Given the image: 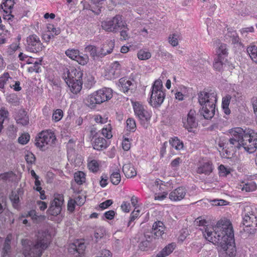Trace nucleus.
<instances>
[{"label":"nucleus","instance_id":"obj_15","mask_svg":"<svg viewBox=\"0 0 257 257\" xmlns=\"http://www.w3.org/2000/svg\"><path fill=\"white\" fill-rule=\"evenodd\" d=\"M14 3L11 2V0H6L0 6V9H3L5 13L3 14L4 19L7 20L10 25H12L11 22H13L15 18L14 16L11 14V10L13 8Z\"/></svg>","mask_w":257,"mask_h":257},{"label":"nucleus","instance_id":"obj_32","mask_svg":"<svg viewBox=\"0 0 257 257\" xmlns=\"http://www.w3.org/2000/svg\"><path fill=\"white\" fill-rule=\"evenodd\" d=\"M120 65L117 61H115L111 64V68L109 72L114 75V77H117L120 74Z\"/></svg>","mask_w":257,"mask_h":257},{"label":"nucleus","instance_id":"obj_48","mask_svg":"<svg viewBox=\"0 0 257 257\" xmlns=\"http://www.w3.org/2000/svg\"><path fill=\"white\" fill-rule=\"evenodd\" d=\"M63 115V111L60 109H57L53 113L52 119L55 122H58L61 119Z\"/></svg>","mask_w":257,"mask_h":257},{"label":"nucleus","instance_id":"obj_2","mask_svg":"<svg viewBox=\"0 0 257 257\" xmlns=\"http://www.w3.org/2000/svg\"><path fill=\"white\" fill-rule=\"evenodd\" d=\"M205 232L207 235L205 238L214 244L220 247L222 253L225 256H234L236 255V249L235 243L234 236L233 240L229 238L228 232L223 231L222 236L217 237V235H213V231L209 229L205 228Z\"/></svg>","mask_w":257,"mask_h":257},{"label":"nucleus","instance_id":"obj_45","mask_svg":"<svg viewBox=\"0 0 257 257\" xmlns=\"http://www.w3.org/2000/svg\"><path fill=\"white\" fill-rule=\"evenodd\" d=\"M256 188V185L255 183L251 182L243 185L242 190L246 192H251L255 190Z\"/></svg>","mask_w":257,"mask_h":257},{"label":"nucleus","instance_id":"obj_14","mask_svg":"<svg viewBox=\"0 0 257 257\" xmlns=\"http://www.w3.org/2000/svg\"><path fill=\"white\" fill-rule=\"evenodd\" d=\"M195 115V110L191 109L187 114V118H185L183 119V126L189 132H192V129L198 126V122L196 119Z\"/></svg>","mask_w":257,"mask_h":257},{"label":"nucleus","instance_id":"obj_39","mask_svg":"<svg viewBox=\"0 0 257 257\" xmlns=\"http://www.w3.org/2000/svg\"><path fill=\"white\" fill-rule=\"evenodd\" d=\"M105 233V229L103 227H100L97 228L94 233L95 241L97 242L99 239L102 238Z\"/></svg>","mask_w":257,"mask_h":257},{"label":"nucleus","instance_id":"obj_63","mask_svg":"<svg viewBox=\"0 0 257 257\" xmlns=\"http://www.w3.org/2000/svg\"><path fill=\"white\" fill-rule=\"evenodd\" d=\"M113 203V201L111 199H108L103 202L100 203L99 204V207L102 209H104L105 208L109 207Z\"/></svg>","mask_w":257,"mask_h":257},{"label":"nucleus","instance_id":"obj_46","mask_svg":"<svg viewBox=\"0 0 257 257\" xmlns=\"http://www.w3.org/2000/svg\"><path fill=\"white\" fill-rule=\"evenodd\" d=\"M144 239L146 241H147L150 243V244L153 246V242L157 238L155 237L153 233H152L151 231H146L144 232Z\"/></svg>","mask_w":257,"mask_h":257},{"label":"nucleus","instance_id":"obj_59","mask_svg":"<svg viewBox=\"0 0 257 257\" xmlns=\"http://www.w3.org/2000/svg\"><path fill=\"white\" fill-rule=\"evenodd\" d=\"M220 176H226L230 173L229 170L223 165H220L218 167Z\"/></svg>","mask_w":257,"mask_h":257},{"label":"nucleus","instance_id":"obj_41","mask_svg":"<svg viewBox=\"0 0 257 257\" xmlns=\"http://www.w3.org/2000/svg\"><path fill=\"white\" fill-rule=\"evenodd\" d=\"M42 60L35 61L34 63V65L32 67H30L28 68V71L29 72H35L36 73H39L41 72V69L40 65H41Z\"/></svg>","mask_w":257,"mask_h":257},{"label":"nucleus","instance_id":"obj_42","mask_svg":"<svg viewBox=\"0 0 257 257\" xmlns=\"http://www.w3.org/2000/svg\"><path fill=\"white\" fill-rule=\"evenodd\" d=\"M79 52V51L77 49H68L65 51V54L71 59L76 60Z\"/></svg>","mask_w":257,"mask_h":257},{"label":"nucleus","instance_id":"obj_38","mask_svg":"<svg viewBox=\"0 0 257 257\" xmlns=\"http://www.w3.org/2000/svg\"><path fill=\"white\" fill-rule=\"evenodd\" d=\"M111 182L114 185H118L121 180L120 173L118 172H113L110 176Z\"/></svg>","mask_w":257,"mask_h":257},{"label":"nucleus","instance_id":"obj_64","mask_svg":"<svg viewBox=\"0 0 257 257\" xmlns=\"http://www.w3.org/2000/svg\"><path fill=\"white\" fill-rule=\"evenodd\" d=\"M98 257H111V253L109 250L103 249L101 250Z\"/></svg>","mask_w":257,"mask_h":257},{"label":"nucleus","instance_id":"obj_21","mask_svg":"<svg viewBox=\"0 0 257 257\" xmlns=\"http://www.w3.org/2000/svg\"><path fill=\"white\" fill-rule=\"evenodd\" d=\"M114 46V42L111 40L107 41L104 43L100 49V58H102L105 56L106 55L111 53Z\"/></svg>","mask_w":257,"mask_h":257},{"label":"nucleus","instance_id":"obj_61","mask_svg":"<svg viewBox=\"0 0 257 257\" xmlns=\"http://www.w3.org/2000/svg\"><path fill=\"white\" fill-rule=\"evenodd\" d=\"M76 201L75 200L70 199L68 202L67 209L70 212H73L74 211L75 207V204Z\"/></svg>","mask_w":257,"mask_h":257},{"label":"nucleus","instance_id":"obj_11","mask_svg":"<svg viewBox=\"0 0 257 257\" xmlns=\"http://www.w3.org/2000/svg\"><path fill=\"white\" fill-rule=\"evenodd\" d=\"M25 46L27 51L35 53L41 51L44 47L39 37L36 34H32L27 37Z\"/></svg>","mask_w":257,"mask_h":257},{"label":"nucleus","instance_id":"obj_3","mask_svg":"<svg viewBox=\"0 0 257 257\" xmlns=\"http://www.w3.org/2000/svg\"><path fill=\"white\" fill-rule=\"evenodd\" d=\"M217 101V93L215 91H202L199 92L198 102L202 106L199 112L205 119H210L214 116Z\"/></svg>","mask_w":257,"mask_h":257},{"label":"nucleus","instance_id":"obj_10","mask_svg":"<svg viewBox=\"0 0 257 257\" xmlns=\"http://www.w3.org/2000/svg\"><path fill=\"white\" fill-rule=\"evenodd\" d=\"M134 110L136 116L139 119L140 124L145 128H147L150 124L151 117V113L145 107L138 102L134 104Z\"/></svg>","mask_w":257,"mask_h":257},{"label":"nucleus","instance_id":"obj_1","mask_svg":"<svg viewBox=\"0 0 257 257\" xmlns=\"http://www.w3.org/2000/svg\"><path fill=\"white\" fill-rule=\"evenodd\" d=\"M229 138L220 139L218 146L222 148L227 156L232 152L239 150L241 147L249 153L254 152L257 149V134L252 130H244L241 127L231 129Z\"/></svg>","mask_w":257,"mask_h":257},{"label":"nucleus","instance_id":"obj_53","mask_svg":"<svg viewBox=\"0 0 257 257\" xmlns=\"http://www.w3.org/2000/svg\"><path fill=\"white\" fill-rule=\"evenodd\" d=\"M163 84L162 82L160 80H156L152 87V91H163Z\"/></svg>","mask_w":257,"mask_h":257},{"label":"nucleus","instance_id":"obj_28","mask_svg":"<svg viewBox=\"0 0 257 257\" xmlns=\"http://www.w3.org/2000/svg\"><path fill=\"white\" fill-rule=\"evenodd\" d=\"M86 248V246L84 242L78 243L77 245L72 244L69 248V251L74 254L75 252L78 253L76 256H81L84 252Z\"/></svg>","mask_w":257,"mask_h":257},{"label":"nucleus","instance_id":"obj_37","mask_svg":"<svg viewBox=\"0 0 257 257\" xmlns=\"http://www.w3.org/2000/svg\"><path fill=\"white\" fill-rule=\"evenodd\" d=\"M9 114V111L5 108H2L0 110V133L3 128V123L8 117Z\"/></svg>","mask_w":257,"mask_h":257},{"label":"nucleus","instance_id":"obj_17","mask_svg":"<svg viewBox=\"0 0 257 257\" xmlns=\"http://www.w3.org/2000/svg\"><path fill=\"white\" fill-rule=\"evenodd\" d=\"M165 93L164 91H152L149 103L154 107L160 106L164 101Z\"/></svg>","mask_w":257,"mask_h":257},{"label":"nucleus","instance_id":"obj_60","mask_svg":"<svg viewBox=\"0 0 257 257\" xmlns=\"http://www.w3.org/2000/svg\"><path fill=\"white\" fill-rule=\"evenodd\" d=\"M17 132V127L14 124H11L8 127V134L10 137H13L16 135Z\"/></svg>","mask_w":257,"mask_h":257},{"label":"nucleus","instance_id":"obj_50","mask_svg":"<svg viewBox=\"0 0 257 257\" xmlns=\"http://www.w3.org/2000/svg\"><path fill=\"white\" fill-rule=\"evenodd\" d=\"M120 30V35L121 36V39L123 40H127L130 38L128 32L129 29L127 28V26L126 23L125 26H124L123 27V28Z\"/></svg>","mask_w":257,"mask_h":257},{"label":"nucleus","instance_id":"obj_24","mask_svg":"<svg viewBox=\"0 0 257 257\" xmlns=\"http://www.w3.org/2000/svg\"><path fill=\"white\" fill-rule=\"evenodd\" d=\"M92 141L93 148L95 150H102L106 149L108 146L106 140L100 136Z\"/></svg>","mask_w":257,"mask_h":257},{"label":"nucleus","instance_id":"obj_13","mask_svg":"<svg viewBox=\"0 0 257 257\" xmlns=\"http://www.w3.org/2000/svg\"><path fill=\"white\" fill-rule=\"evenodd\" d=\"M242 223L246 227H251L248 232L254 234L257 229V217L252 212H248L243 217Z\"/></svg>","mask_w":257,"mask_h":257},{"label":"nucleus","instance_id":"obj_36","mask_svg":"<svg viewBox=\"0 0 257 257\" xmlns=\"http://www.w3.org/2000/svg\"><path fill=\"white\" fill-rule=\"evenodd\" d=\"M126 128L127 131L135 132L137 128L136 121L133 118H128L126 121Z\"/></svg>","mask_w":257,"mask_h":257},{"label":"nucleus","instance_id":"obj_54","mask_svg":"<svg viewBox=\"0 0 257 257\" xmlns=\"http://www.w3.org/2000/svg\"><path fill=\"white\" fill-rule=\"evenodd\" d=\"M88 166L90 170L93 172H96L99 169V165L96 160H92L88 164Z\"/></svg>","mask_w":257,"mask_h":257},{"label":"nucleus","instance_id":"obj_7","mask_svg":"<svg viewBox=\"0 0 257 257\" xmlns=\"http://www.w3.org/2000/svg\"><path fill=\"white\" fill-rule=\"evenodd\" d=\"M212 229L213 230V235H217V237L223 236V231H226L228 233L229 238L231 240H233L234 230L232 224L229 219L227 218L220 219Z\"/></svg>","mask_w":257,"mask_h":257},{"label":"nucleus","instance_id":"obj_27","mask_svg":"<svg viewBox=\"0 0 257 257\" xmlns=\"http://www.w3.org/2000/svg\"><path fill=\"white\" fill-rule=\"evenodd\" d=\"M122 171L126 178H132L136 176L137 171L131 163L125 164L122 167Z\"/></svg>","mask_w":257,"mask_h":257},{"label":"nucleus","instance_id":"obj_6","mask_svg":"<svg viewBox=\"0 0 257 257\" xmlns=\"http://www.w3.org/2000/svg\"><path fill=\"white\" fill-rule=\"evenodd\" d=\"M112 97V90L110 88L104 87L88 95L84 99V103L90 108H95L97 104L110 99Z\"/></svg>","mask_w":257,"mask_h":257},{"label":"nucleus","instance_id":"obj_4","mask_svg":"<svg viewBox=\"0 0 257 257\" xmlns=\"http://www.w3.org/2000/svg\"><path fill=\"white\" fill-rule=\"evenodd\" d=\"M23 253L26 257H40L44 250L46 249L49 243L46 236L39 237L37 242L33 244L27 239H22Z\"/></svg>","mask_w":257,"mask_h":257},{"label":"nucleus","instance_id":"obj_57","mask_svg":"<svg viewBox=\"0 0 257 257\" xmlns=\"http://www.w3.org/2000/svg\"><path fill=\"white\" fill-rule=\"evenodd\" d=\"M91 1L95 5H97L98 7L96 11L92 10V11L96 15H99L101 13V9L102 8V7L100 6V5H102L104 0H91Z\"/></svg>","mask_w":257,"mask_h":257},{"label":"nucleus","instance_id":"obj_52","mask_svg":"<svg viewBox=\"0 0 257 257\" xmlns=\"http://www.w3.org/2000/svg\"><path fill=\"white\" fill-rule=\"evenodd\" d=\"M152 247V246L148 241L144 239L142 240L139 244V247L142 251H147Z\"/></svg>","mask_w":257,"mask_h":257},{"label":"nucleus","instance_id":"obj_35","mask_svg":"<svg viewBox=\"0 0 257 257\" xmlns=\"http://www.w3.org/2000/svg\"><path fill=\"white\" fill-rule=\"evenodd\" d=\"M22 193V191L19 189L17 192L12 191L10 196V199L14 205H18L20 202L19 195Z\"/></svg>","mask_w":257,"mask_h":257},{"label":"nucleus","instance_id":"obj_29","mask_svg":"<svg viewBox=\"0 0 257 257\" xmlns=\"http://www.w3.org/2000/svg\"><path fill=\"white\" fill-rule=\"evenodd\" d=\"M216 57L227 59L228 53L227 45L225 44H221L216 50Z\"/></svg>","mask_w":257,"mask_h":257},{"label":"nucleus","instance_id":"obj_62","mask_svg":"<svg viewBox=\"0 0 257 257\" xmlns=\"http://www.w3.org/2000/svg\"><path fill=\"white\" fill-rule=\"evenodd\" d=\"M13 173L12 172H5L0 174V180L3 181H7L9 180L12 176Z\"/></svg>","mask_w":257,"mask_h":257},{"label":"nucleus","instance_id":"obj_58","mask_svg":"<svg viewBox=\"0 0 257 257\" xmlns=\"http://www.w3.org/2000/svg\"><path fill=\"white\" fill-rule=\"evenodd\" d=\"M140 211L139 210H134L131 214L130 220L127 223V226H131V223L138 217Z\"/></svg>","mask_w":257,"mask_h":257},{"label":"nucleus","instance_id":"obj_34","mask_svg":"<svg viewBox=\"0 0 257 257\" xmlns=\"http://www.w3.org/2000/svg\"><path fill=\"white\" fill-rule=\"evenodd\" d=\"M75 181L79 185L85 182V174L82 171H78L74 174Z\"/></svg>","mask_w":257,"mask_h":257},{"label":"nucleus","instance_id":"obj_33","mask_svg":"<svg viewBox=\"0 0 257 257\" xmlns=\"http://www.w3.org/2000/svg\"><path fill=\"white\" fill-rule=\"evenodd\" d=\"M11 239L10 237L7 236L5 238V242L4 243V246L3 248V252L4 255H8L9 253L11 251Z\"/></svg>","mask_w":257,"mask_h":257},{"label":"nucleus","instance_id":"obj_40","mask_svg":"<svg viewBox=\"0 0 257 257\" xmlns=\"http://www.w3.org/2000/svg\"><path fill=\"white\" fill-rule=\"evenodd\" d=\"M89 57L87 54H83L81 55L80 53L78 55L76 61L80 65H85L89 61Z\"/></svg>","mask_w":257,"mask_h":257},{"label":"nucleus","instance_id":"obj_20","mask_svg":"<svg viewBox=\"0 0 257 257\" xmlns=\"http://www.w3.org/2000/svg\"><path fill=\"white\" fill-rule=\"evenodd\" d=\"M187 193V190L183 187H180L173 191L169 194V198L172 201H177L183 199Z\"/></svg>","mask_w":257,"mask_h":257},{"label":"nucleus","instance_id":"obj_22","mask_svg":"<svg viewBox=\"0 0 257 257\" xmlns=\"http://www.w3.org/2000/svg\"><path fill=\"white\" fill-rule=\"evenodd\" d=\"M213 165L211 162L207 161L201 164L197 168V172L198 174H204L209 175L213 171Z\"/></svg>","mask_w":257,"mask_h":257},{"label":"nucleus","instance_id":"obj_30","mask_svg":"<svg viewBox=\"0 0 257 257\" xmlns=\"http://www.w3.org/2000/svg\"><path fill=\"white\" fill-rule=\"evenodd\" d=\"M231 96L229 95L226 96L223 98L222 102V109L226 114H229L230 113V110L228 107L230 103Z\"/></svg>","mask_w":257,"mask_h":257},{"label":"nucleus","instance_id":"obj_23","mask_svg":"<svg viewBox=\"0 0 257 257\" xmlns=\"http://www.w3.org/2000/svg\"><path fill=\"white\" fill-rule=\"evenodd\" d=\"M84 51L89 53L90 56L93 60H95L98 58H100V51L98 48L92 45L86 46L84 48Z\"/></svg>","mask_w":257,"mask_h":257},{"label":"nucleus","instance_id":"obj_43","mask_svg":"<svg viewBox=\"0 0 257 257\" xmlns=\"http://www.w3.org/2000/svg\"><path fill=\"white\" fill-rule=\"evenodd\" d=\"M138 57L140 60H145L149 59L151 57V54L148 51L140 50L138 53Z\"/></svg>","mask_w":257,"mask_h":257},{"label":"nucleus","instance_id":"obj_9","mask_svg":"<svg viewBox=\"0 0 257 257\" xmlns=\"http://www.w3.org/2000/svg\"><path fill=\"white\" fill-rule=\"evenodd\" d=\"M56 140L54 133L50 130H46L39 133L35 139V145L43 149L46 145H52Z\"/></svg>","mask_w":257,"mask_h":257},{"label":"nucleus","instance_id":"obj_16","mask_svg":"<svg viewBox=\"0 0 257 257\" xmlns=\"http://www.w3.org/2000/svg\"><path fill=\"white\" fill-rule=\"evenodd\" d=\"M166 228L163 222L157 221L154 223L151 231L153 233L155 238L165 239L167 236L165 232Z\"/></svg>","mask_w":257,"mask_h":257},{"label":"nucleus","instance_id":"obj_5","mask_svg":"<svg viewBox=\"0 0 257 257\" xmlns=\"http://www.w3.org/2000/svg\"><path fill=\"white\" fill-rule=\"evenodd\" d=\"M82 76V72L75 68H66L64 70L63 78L73 94H77L81 90L83 83Z\"/></svg>","mask_w":257,"mask_h":257},{"label":"nucleus","instance_id":"obj_55","mask_svg":"<svg viewBox=\"0 0 257 257\" xmlns=\"http://www.w3.org/2000/svg\"><path fill=\"white\" fill-rule=\"evenodd\" d=\"M30 136L29 134H23L18 139V142L22 145H25L30 141Z\"/></svg>","mask_w":257,"mask_h":257},{"label":"nucleus","instance_id":"obj_18","mask_svg":"<svg viewBox=\"0 0 257 257\" xmlns=\"http://www.w3.org/2000/svg\"><path fill=\"white\" fill-rule=\"evenodd\" d=\"M213 66L216 71L219 72L222 71L225 69H232L234 68L227 59L216 57L214 58Z\"/></svg>","mask_w":257,"mask_h":257},{"label":"nucleus","instance_id":"obj_47","mask_svg":"<svg viewBox=\"0 0 257 257\" xmlns=\"http://www.w3.org/2000/svg\"><path fill=\"white\" fill-rule=\"evenodd\" d=\"M25 158L27 164L29 165H32L35 163L36 157L32 152H28L25 155Z\"/></svg>","mask_w":257,"mask_h":257},{"label":"nucleus","instance_id":"obj_31","mask_svg":"<svg viewBox=\"0 0 257 257\" xmlns=\"http://www.w3.org/2000/svg\"><path fill=\"white\" fill-rule=\"evenodd\" d=\"M170 143L177 150H180L184 147L183 142L180 141L177 137L171 138L170 140Z\"/></svg>","mask_w":257,"mask_h":257},{"label":"nucleus","instance_id":"obj_51","mask_svg":"<svg viewBox=\"0 0 257 257\" xmlns=\"http://www.w3.org/2000/svg\"><path fill=\"white\" fill-rule=\"evenodd\" d=\"M247 52L252 60L253 58L255 59V56L257 55V47L254 45L248 47L247 48Z\"/></svg>","mask_w":257,"mask_h":257},{"label":"nucleus","instance_id":"obj_12","mask_svg":"<svg viewBox=\"0 0 257 257\" xmlns=\"http://www.w3.org/2000/svg\"><path fill=\"white\" fill-rule=\"evenodd\" d=\"M64 203L63 195L57 194L51 201L50 205L47 210V213L53 216H57L61 213L62 206Z\"/></svg>","mask_w":257,"mask_h":257},{"label":"nucleus","instance_id":"obj_49","mask_svg":"<svg viewBox=\"0 0 257 257\" xmlns=\"http://www.w3.org/2000/svg\"><path fill=\"white\" fill-rule=\"evenodd\" d=\"M179 34L175 33L172 35H170L169 37V42L173 46H176L178 45V38H179Z\"/></svg>","mask_w":257,"mask_h":257},{"label":"nucleus","instance_id":"obj_56","mask_svg":"<svg viewBox=\"0 0 257 257\" xmlns=\"http://www.w3.org/2000/svg\"><path fill=\"white\" fill-rule=\"evenodd\" d=\"M102 135L106 138L109 139L111 138L112 135L111 133V126L109 124V126L106 128H103L101 130Z\"/></svg>","mask_w":257,"mask_h":257},{"label":"nucleus","instance_id":"obj_19","mask_svg":"<svg viewBox=\"0 0 257 257\" xmlns=\"http://www.w3.org/2000/svg\"><path fill=\"white\" fill-rule=\"evenodd\" d=\"M119 86L124 93L133 92L136 88V85L131 80L126 78H121L119 80Z\"/></svg>","mask_w":257,"mask_h":257},{"label":"nucleus","instance_id":"obj_8","mask_svg":"<svg viewBox=\"0 0 257 257\" xmlns=\"http://www.w3.org/2000/svg\"><path fill=\"white\" fill-rule=\"evenodd\" d=\"M125 26V22L122 20V16L116 15L112 19L102 22V28L108 32L116 33Z\"/></svg>","mask_w":257,"mask_h":257},{"label":"nucleus","instance_id":"obj_26","mask_svg":"<svg viewBox=\"0 0 257 257\" xmlns=\"http://www.w3.org/2000/svg\"><path fill=\"white\" fill-rule=\"evenodd\" d=\"M176 245L174 243H169L165 246L161 250L159 251L155 257H165L171 254L175 248Z\"/></svg>","mask_w":257,"mask_h":257},{"label":"nucleus","instance_id":"obj_25","mask_svg":"<svg viewBox=\"0 0 257 257\" xmlns=\"http://www.w3.org/2000/svg\"><path fill=\"white\" fill-rule=\"evenodd\" d=\"M16 120L18 124L22 125H27L29 124V118L27 112L24 110H19L18 115L16 117Z\"/></svg>","mask_w":257,"mask_h":257},{"label":"nucleus","instance_id":"obj_44","mask_svg":"<svg viewBox=\"0 0 257 257\" xmlns=\"http://www.w3.org/2000/svg\"><path fill=\"white\" fill-rule=\"evenodd\" d=\"M196 224H197L199 226H202V228H201L200 229L202 231V233L203 234V236L205 237V235H207V234L205 232V228L209 229L208 227H207L206 224L207 223V221L204 219H199V218H198L196 220Z\"/></svg>","mask_w":257,"mask_h":257}]
</instances>
